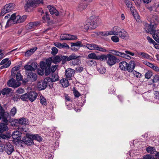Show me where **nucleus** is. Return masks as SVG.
I'll list each match as a JSON object with an SVG mask.
<instances>
[{
  "mask_svg": "<svg viewBox=\"0 0 159 159\" xmlns=\"http://www.w3.org/2000/svg\"><path fill=\"white\" fill-rule=\"evenodd\" d=\"M99 20V18L97 16H91L88 20L86 24L84 25V28L86 30L95 29L96 27L97 23Z\"/></svg>",
  "mask_w": 159,
  "mask_h": 159,
  "instance_id": "obj_1",
  "label": "nucleus"
},
{
  "mask_svg": "<svg viewBox=\"0 0 159 159\" xmlns=\"http://www.w3.org/2000/svg\"><path fill=\"white\" fill-rule=\"evenodd\" d=\"M119 66L120 69L124 71L127 70L129 72H132L135 67V64L134 61H131L129 64L124 61L119 63Z\"/></svg>",
  "mask_w": 159,
  "mask_h": 159,
  "instance_id": "obj_2",
  "label": "nucleus"
},
{
  "mask_svg": "<svg viewBox=\"0 0 159 159\" xmlns=\"http://www.w3.org/2000/svg\"><path fill=\"white\" fill-rule=\"evenodd\" d=\"M51 64V59L49 58L46 61V63L42 61L40 62V66L42 70H44L45 74L47 75L50 73V67Z\"/></svg>",
  "mask_w": 159,
  "mask_h": 159,
  "instance_id": "obj_3",
  "label": "nucleus"
},
{
  "mask_svg": "<svg viewBox=\"0 0 159 159\" xmlns=\"http://www.w3.org/2000/svg\"><path fill=\"white\" fill-rule=\"evenodd\" d=\"M112 54L114 55L122 57L128 59H130L131 58V57L128 55L129 54L132 56H134V53L128 50L125 51V53L120 52L115 50H112Z\"/></svg>",
  "mask_w": 159,
  "mask_h": 159,
  "instance_id": "obj_4",
  "label": "nucleus"
},
{
  "mask_svg": "<svg viewBox=\"0 0 159 159\" xmlns=\"http://www.w3.org/2000/svg\"><path fill=\"white\" fill-rule=\"evenodd\" d=\"M26 3L25 5V10L27 11H29V9L32 7H34L43 2V0H26Z\"/></svg>",
  "mask_w": 159,
  "mask_h": 159,
  "instance_id": "obj_5",
  "label": "nucleus"
},
{
  "mask_svg": "<svg viewBox=\"0 0 159 159\" xmlns=\"http://www.w3.org/2000/svg\"><path fill=\"white\" fill-rule=\"evenodd\" d=\"M18 130L14 131L12 134V137L14 139H16L19 138L21 136L22 133L26 132L27 129L25 127H23L21 125L19 126L18 128Z\"/></svg>",
  "mask_w": 159,
  "mask_h": 159,
  "instance_id": "obj_6",
  "label": "nucleus"
},
{
  "mask_svg": "<svg viewBox=\"0 0 159 159\" xmlns=\"http://www.w3.org/2000/svg\"><path fill=\"white\" fill-rule=\"evenodd\" d=\"M27 78L23 80V83H26L29 81H34L36 80L37 79L36 74L31 72H26Z\"/></svg>",
  "mask_w": 159,
  "mask_h": 159,
  "instance_id": "obj_7",
  "label": "nucleus"
},
{
  "mask_svg": "<svg viewBox=\"0 0 159 159\" xmlns=\"http://www.w3.org/2000/svg\"><path fill=\"white\" fill-rule=\"evenodd\" d=\"M49 78L47 77L43 80H42L39 81L37 84V86L39 90L44 89L48 84H49Z\"/></svg>",
  "mask_w": 159,
  "mask_h": 159,
  "instance_id": "obj_8",
  "label": "nucleus"
},
{
  "mask_svg": "<svg viewBox=\"0 0 159 159\" xmlns=\"http://www.w3.org/2000/svg\"><path fill=\"white\" fill-rule=\"evenodd\" d=\"M15 4L13 3H9L5 5L2 10V13L3 15L12 11L14 8Z\"/></svg>",
  "mask_w": 159,
  "mask_h": 159,
  "instance_id": "obj_9",
  "label": "nucleus"
},
{
  "mask_svg": "<svg viewBox=\"0 0 159 159\" xmlns=\"http://www.w3.org/2000/svg\"><path fill=\"white\" fill-rule=\"evenodd\" d=\"M107 63L109 66H112L118 62V59L110 54L107 55Z\"/></svg>",
  "mask_w": 159,
  "mask_h": 159,
  "instance_id": "obj_10",
  "label": "nucleus"
},
{
  "mask_svg": "<svg viewBox=\"0 0 159 159\" xmlns=\"http://www.w3.org/2000/svg\"><path fill=\"white\" fill-rule=\"evenodd\" d=\"M157 26L156 25L151 24V23H146L145 24V29L147 32L150 33L152 34L154 32L157 28Z\"/></svg>",
  "mask_w": 159,
  "mask_h": 159,
  "instance_id": "obj_11",
  "label": "nucleus"
},
{
  "mask_svg": "<svg viewBox=\"0 0 159 159\" xmlns=\"http://www.w3.org/2000/svg\"><path fill=\"white\" fill-rule=\"evenodd\" d=\"M147 19L151 24L156 25V26L159 24L158 18L156 15H150L147 17Z\"/></svg>",
  "mask_w": 159,
  "mask_h": 159,
  "instance_id": "obj_12",
  "label": "nucleus"
},
{
  "mask_svg": "<svg viewBox=\"0 0 159 159\" xmlns=\"http://www.w3.org/2000/svg\"><path fill=\"white\" fill-rule=\"evenodd\" d=\"M83 46L82 43L81 41H78L75 43H71V49L73 51H75L78 50L80 47Z\"/></svg>",
  "mask_w": 159,
  "mask_h": 159,
  "instance_id": "obj_13",
  "label": "nucleus"
},
{
  "mask_svg": "<svg viewBox=\"0 0 159 159\" xmlns=\"http://www.w3.org/2000/svg\"><path fill=\"white\" fill-rule=\"evenodd\" d=\"M4 151L8 154L10 155L14 151L13 146L9 143H7L4 145Z\"/></svg>",
  "mask_w": 159,
  "mask_h": 159,
  "instance_id": "obj_14",
  "label": "nucleus"
},
{
  "mask_svg": "<svg viewBox=\"0 0 159 159\" xmlns=\"http://www.w3.org/2000/svg\"><path fill=\"white\" fill-rule=\"evenodd\" d=\"M7 85L9 87L15 88L19 86L20 85V83L19 82L16 81L14 79H11L8 81Z\"/></svg>",
  "mask_w": 159,
  "mask_h": 159,
  "instance_id": "obj_15",
  "label": "nucleus"
},
{
  "mask_svg": "<svg viewBox=\"0 0 159 159\" xmlns=\"http://www.w3.org/2000/svg\"><path fill=\"white\" fill-rule=\"evenodd\" d=\"M77 37L75 35H72L69 34H63L60 36L61 40H72L76 39Z\"/></svg>",
  "mask_w": 159,
  "mask_h": 159,
  "instance_id": "obj_16",
  "label": "nucleus"
},
{
  "mask_svg": "<svg viewBox=\"0 0 159 159\" xmlns=\"http://www.w3.org/2000/svg\"><path fill=\"white\" fill-rule=\"evenodd\" d=\"M31 136V134H27L26 136L23 138L22 141L28 145L31 144L33 140Z\"/></svg>",
  "mask_w": 159,
  "mask_h": 159,
  "instance_id": "obj_17",
  "label": "nucleus"
},
{
  "mask_svg": "<svg viewBox=\"0 0 159 159\" xmlns=\"http://www.w3.org/2000/svg\"><path fill=\"white\" fill-rule=\"evenodd\" d=\"M136 56L142 59H150L151 56L148 54L143 52H137Z\"/></svg>",
  "mask_w": 159,
  "mask_h": 159,
  "instance_id": "obj_18",
  "label": "nucleus"
},
{
  "mask_svg": "<svg viewBox=\"0 0 159 159\" xmlns=\"http://www.w3.org/2000/svg\"><path fill=\"white\" fill-rule=\"evenodd\" d=\"M119 37L123 39H127L129 38V35L127 32L124 29H121L120 33L119 35H118Z\"/></svg>",
  "mask_w": 159,
  "mask_h": 159,
  "instance_id": "obj_19",
  "label": "nucleus"
},
{
  "mask_svg": "<svg viewBox=\"0 0 159 159\" xmlns=\"http://www.w3.org/2000/svg\"><path fill=\"white\" fill-rule=\"evenodd\" d=\"M75 73L74 70L72 69H68L65 71V75L66 78L70 80Z\"/></svg>",
  "mask_w": 159,
  "mask_h": 159,
  "instance_id": "obj_20",
  "label": "nucleus"
},
{
  "mask_svg": "<svg viewBox=\"0 0 159 159\" xmlns=\"http://www.w3.org/2000/svg\"><path fill=\"white\" fill-rule=\"evenodd\" d=\"M121 29L120 27L117 26L114 27L111 30L112 35H119Z\"/></svg>",
  "mask_w": 159,
  "mask_h": 159,
  "instance_id": "obj_21",
  "label": "nucleus"
},
{
  "mask_svg": "<svg viewBox=\"0 0 159 159\" xmlns=\"http://www.w3.org/2000/svg\"><path fill=\"white\" fill-rule=\"evenodd\" d=\"M48 8L49 9L50 12L51 14L58 16L59 12L57 10L55 7L53 6L49 5L48 6Z\"/></svg>",
  "mask_w": 159,
  "mask_h": 159,
  "instance_id": "obj_22",
  "label": "nucleus"
},
{
  "mask_svg": "<svg viewBox=\"0 0 159 159\" xmlns=\"http://www.w3.org/2000/svg\"><path fill=\"white\" fill-rule=\"evenodd\" d=\"M37 94L34 92H31L28 93V99L31 102H33L34 101L37 96Z\"/></svg>",
  "mask_w": 159,
  "mask_h": 159,
  "instance_id": "obj_23",
  "label": "nucleus"
},
{
  "mask_svg": "<svg viewBox=\"0 0 159 159\" xmlns=\"http://www.w3.org/2000/svg\"><path fill=\"white\" fill-rule=\"evenodd\" d=\"M49 78V82L51 81L52 82H54L57 81L59 79V76L58 74L56 73H52V74L51 78Z\"/></svg>",
  "mask_w": 159,
  "mask_h": 159,
  "instance_id": "obj_24",
  "label": "nucleus"
},
{
  "mask_svg": "<svg viewBox=\"0 0 159 159\" xmlns=\"http://www.w3.org/2000/svg\"><path fill=\"white\" fill-rule=\"evenodd\" d=\"M27 16L25 15L23 16H20L19 15L17 16L16 18V23H20L23 22L25 20Z\"/></svg>",
  "mask_w": 159,
  "mask_h": 159,
  "instance_id": "obj_25",
  "label": "nucleus"
},
{
  "mask_svg": "<svg viewBox=\"0 0 159 159\" xmlns=\"http://www.w3.org/2000/svg\"><path fill=\"white\" fill-rule=\"evenodd\" d=\"M37 25L35 22H30L28 23L25 26L26 29L29 30H32L34 27Z\"/></svg>",
  "mask_w": 159,
  "mask_h": 159,
  "instance_id": "obj_26",
  "label": "nucleus"
},
{
  "mask_svg": "<svg viewBox=\"0 0 159 159\" xmlns=\"http://www.w3.org/2000/svg\"><path fill=\"white\" fill-rule=\"evenodd\" d=\"M87 7V4L86 3H80L78 6L77 8L78 11H81L85 9Z\"/></svg>",
  "mask_w": 159,
  "mask_h": 159,
  "instance_id": "obj_27",
  "label": "nucleus"
},
{
  "mask_svg": "<svg viewBox=\"0 0 159 159\" xmlns=\"http://www.w3.org/2000/svg\"><path fill=\"white\" fill-rule=\"evenodd\" d=\"M19 124H21L22 126V125H27L28 124V119L26 118H22L19 119L18 120ZM24 127V126H23Z\"/></svg>",
  "mask_w": 159,
  "mask_h": 159,
  "instance_id": "obj_28",
  "label": "nucleus"
},
{
  "mask_svg": "<svg viewBox=\"0 0 159 159\" xmlns=\"http://www.w3.org/2000/svg\"><path fill=\"white\" fill-rule=\"evenodd\" d=\"M97 45L92 43L89 44L87 43L86 45V47L89 49L90 50H96Z\"/></svg>",
  "mask_w": 159,
  "mask_h": 159,
  "instance_id": "obj_29",
  "label": "nucleus"
},
{
  "mask_svg": "<svg viewBox=\"0 0 159 159\" xmlns=\"http://www.w3.org/2000/svg\"><path fill=\"white\" fill-rule=\"evenodd\" d=\"M62 86L64 87H66L69 85V82L66 79H63L60 80Z\"/></svg>",
  "mask_w": 159,
  "mask_h": 159,
  "instance_id": "obj_30",
  "label": "nucleus"
},
{
  "mask_svg": "<svg viewBox=\"0 0 159 159\" xmlns=\"http://www.w3.org/2000/svg\"><path fill=\"white\" fill-rule=\"evenodd\" d=\"M147 8L150 12L155 11L156 10V4H154L152 5H149L147 7Z\"/></svg>",
  "mask_w": 159,
  "mask_h": 159,
  "instance_id": "obj_31",
  "label": "nucleus"
},
{
  "mask_svg": "<svg viewBox=\"0 0 159 159\" xmlns=\"http://www.w3.org/2000/svg\"><path fill=\"white\" fill-rule=\"evenodd\" d=\"M60 58H61L59 56H57L52 58H51V62H53L55 64L61 61Z\"/></svg>",
  "mask_w": 159,
  "mask_h": 159,
  "instance_id": "obj_32",
  "label": "nucleus"
},
{
  "mask_svg": "<svg viewBox=\"0 0 159 159\" xmlns=\"http://www.w3.org/2000/svg\"><path fill=\"white\" fill-rule=\"evenodd\" d=\"M154 32L152 34L153 39L156 41L157 39H159V30H155Z\"/></svg>",
  "mask_w": 159,
  "mask_h": 159,
  "instance_id": "obj_33",
  "label": "nucleus"
},
{
  "mask_svg": "<svg viewBox=\"0 0 159 159\" xmlns=\"http://www.w3.org/2000/svg\"><path fill=\"white\" fill-rule=\"evenodd\" d=\"M31 137H32L33 140H37L39 141H42V139L41 137L38 134H31Z\"/></svg>",
  "mask_w": 159,
  "mask_h": 159,
  "instance_id": "obj_34",
  "label": "nucleus"
},
{
  "mask_svg": "<svg viewBox=\"0 0 159 159\" xmlns=\"http://www.w3.org/2000/svg\"><path fill=\"white\" fill-rule=\"evenodd\" d=\"M128 8L130 9L131 11L134 10V7H132V5L131 2H130L129 0H124Z\"/></svg>",
  "mask_w": 159,
  "mask_h": 159,
  "instance_id": "obj_35",
  "label": "nucleus"
},
{
  "mask_svg": "<svg viewBox=\"0 0 159 159\" xmlns=\"http://www.w3.org/2000/svg\"><path fill=\"white\" fill-rule=\"evenodd\" d=\"M11 89L6 88L3 89L1 91L2 94L3 95L9 94L11 91Z\"/></svg>",
  "mask_w": 159,
  "mask_h": 159,
  "instance_id": "obj_36",
  "label": "nucleus"
},
{
  "mask_svg": "<svg viewBox=\"0 0 159 159\" xmlns=\"http://www.w3.org/2000/svg\"><path fill=\"white\" fill-rule=\"evenodd\" d=\"M89 58L95 60H97L98 56H97L96 54L94 52L91 53L88 55Z\"/></svg>",
  "mask_w": 159,
  "mask_h": 159,
  "instance_id": "obj_37",
  "label": "nucleus"
},
{
  "mask_svg": "<svg viewBox=\"0 0 159 159\" xmlns=\"http://www.w3.org/2000/svg\"><path fill=\"white\" fill-rule=\"evenodd\" d=\"M16 23V20H13L11 19H9L7 21L6 25L5 26V28H7L9 27L11 24Z\"/></svg>",
  "mask_w": 159,
  "mask_h": 159,
  "instance_id": "obj_38",
  "label": "nucleus"
},
{
  "mask_svg": "<svg viewBox=\"0 0 159 159\" xmlns=\"http://www.w3.org/2000/svg\"><path fill=\"white\" fill-rule=\"evenodd\" d=\"M24 68L26 70L25 72H27V71L29 70L32 71L34 70V69L31 65H27L25 66Z\"/></svg>",
  "mask_w": 159,
  "mask_h": 159,
  "instance_id": "obj_39",
  "label": "nucleus"
},
{
  "mask_svg": "<svg viewBox=\"0 0 159 159\" xmlns=\"http://www.w3.org/2000/svg\"><path fill=\"white\" fill-rule=\"evenodd\" d=\"M79 56H75V54H72L69 57H68L67 61H70L71 60H73L74 59L78 58Z\"/></svg>",
  "mask_w": 159,
  "mask_h": 159,
  "instance_id": "obj_40",
  "label": "nucleus"
},
{
  "mask_svg": "<svg viewBox=\"0 0 159 159\" xmlns=\"http://www.w3.org/2000/svg\"><path fill=\"white\" fill-rule=\"evenodd\" d=\"M146 151L149 153L151 154H154L155 152V150L154 148L153 147H149L146 148Z\"/></svg>",
  "mask_w": 159,
  "mask_h": 159,
  "instance_id": "obj_41",
  "label": "nucleus"
},
{
  "mask_svg": "<svg viewBox=\"0 0 159 159\" xmlns=\"http://www.w3.org/2000/svg\"><path fill=\"white\" fill-rule=\"evenodd\" d=\"M40 103L42 105H46L47 104L46 99L43 96H41L40 97Z\"/></svg>",
  "mask_w": 159,
  "mask_h": 159,
  "instance_id": "obj_42",
  "label": "nucleus"
},
{
  "mask_svg": "<svg viewBox=\"0 0 159 159\" xmlns=\"http://www.w3.org/2000/svg\"><path fill=\"white\" fill-rule=\"evenodd\" d=\"M20 98L22 100L24 101H27L28 99V93H25L22 95L20 97Z\"/></svg>",
  "mask_w": 159,
  "mask_h": 159,
  "instance_id": "obj_43",
  "label": "nucleus"
},
{
  "mask_svg": "<svg viewBox=\"0 0 159 159\" xmlns=\"http://www.w3.org/2000/svg\"><path fill=\"white\" fill-rule=\"evenodd\" d=\"M107 55H103L101 56H98L97 60H100L101 61H104L106 60H107Z\"/></svg>",
  "mask_w": 159,
  "mask_h": 159,
  "instance_id": "obj_44",
  "label": "nucleus"
},
{
  "mask_svg": "<svg viewBox=\"0 0 159 159\" xmlns=\"http://www.w3.org/2000/svg\"><path fill=\"white\" fill-rule=\"evenodd\" d=\"M80 63V60L77 58L73 60L70 63L73 65L75 66L79 64Z\"/></svg>",
  "mask_w": 159,
  "mask_h": 159,
  "instance_id": "obj_45",
  "label": "nucleus"
},
{
  "mask_svg": "<svg viewBox=\"0 0 159 159\" xmlns=\"http://www.w3.org/2000/svg\"><path fill=\"white\" fill-rule=\"evenodd\" d=\"M23 79V76L21 75L20 72H18L16 75V80L18 82L19 81Z\"/></svg>",
  "mask_w": 159,
  "mask_h": 159,
  "instance_id": "obj_46",
  "label": "nucleus"
},
{
  "mask_svg": "<svg viewBox=\"0 0 159 159\" xmlns=\"http://www.w3.org/2000/svg\"><path fill=\"white\" fill-rule=\"evenodd\" d=\"M115 35L112 36L111 39L113 42L115 43H117L119 41V39L118 37Z\"/></svg>",
  "mask_w": 159,
  "mask_h": 159,
  "instance_id": "obj_47",
  "label": "nucleus"
},
{
  "mask_svg": "<svg viewBox=\"0 0 159 159\" xmlns=\"http://www.w3.org/2000/svg\"><path fill=\"white\" fill-rule=\"evenodd\" d=\"M87 63L88 65L90 66H92L96 64L95 61L92 60H88L87 61Z\"/></svg>",
  "mask_w": 159,
  "mask_h": 159,
  "instance_id": "obj_48",
  "label": "nucleus"
},
{
  "mask_svg": "<svg viewBox=\"0 0 159 159\" xmlns=\"http://www.w3.org/2000/svg\"><path fill=\"white\" fill-rule=\"evenodd\" d=\"M152 75V73L151 71H148L145 75V77L148 79H149Z\"/></svg>",
  "mask_w": 159,
  "mask_h": 159,
  "instance_id": "obj_49",
  "label": "nucleus"
},
{
  "mask_svg": "<svg viewBox=\"0 0 159 159\" xmlns=\"http://www.w3.org/2000/svg\"><path fill=\"white\" fill-rule=\"evenodd\" d=\"M11 64V62L10 61H8V62L4 64L3 66L1 67V68L2 69L4 68H7Z\"/></svg>",
  "mask_w": 159,
  "mask_h": 159,
  "instance_id": "obj_50",
  "label": "nucleus"
},
{
  "mask_svg": "<svg viewBox=\"0 0 159 159\" xmlns=\"http://www.w3.org/2000/svg\"><path fill=\"white\" fill-rule=\"evenodd\" d=\"M111 30L107 31L102 32H101V35L102 36H107L109 35H112Z\"/></svg>",
  "mask_w": 159,
  "mask_h": 159,
  "instance_id": "obj_51",
  "label": "nucleus"
},
{
  "mask_svg": "<svg viewBox=\"0 0 159 159\" xmlns=\"http://www.w3.org/2000/svg\"><path fill=\"white\" fill-rule=\"evenodd\" d=\"M153 83H156L159 81V76L158 75H155L153 76L152 80Z\"/></svg>",
  "mask_w": 159,
  "mask_h": 159,
  "instance_id": "obj_52",
  "label": "nucleus"
},
{
  "mask_svg": "<svg viewBox=\"0 0 159 159\" xmlns=\"http://www.w3.org/2000/svg\"><path fill=\"white\" fill-rule=\"evenodd\" d=\"M16 109L15 107H13L12 109H11L10 112V114L11 116H14L16 112Z\"/></svg>",
  "mask_w": 159,
  "mask_h": 159,
  "instance_id": "obj_53",
  "label": "nucleus"
},
{
  "mask_svg": "<svg viewBox=\"0 0 159 159\" xmlns=\"http://www.w3.org/2000/svg\"><path fill=\"white\" fill-rule=\"evenodd\" d=\"M52 51L51 52V53L53 55H55L57 54L58 51L57 49L55 47L52 48Z\"/></svg>",
  "mask_w": 159,
  "mask_h": 159,
  "instance_id": "obj_54",
  "label": "nucleus"
},
{
  "mask_svg": "<svg viewBox=\"0 0 159 159\" xmlns=\"http://www.w3.org/2000/svg\"><path fill=\"white\" fill-rule=\"evenodd\" d=\"M106 69L104 67H101L98 70V72L101 74H104L106 71Z\"/></svg>",
  "mask_w": 159,
  "mask_h": 159,
  "instance_id": "obj_55",
  "label": "nucleus"
},
{
  "mask_svg": "<svg viewBox=\"0 0 159 159\" xmlns=\"http://www.w3.org/2000/svg\"><path fill=\"white\" fill-rule=\"evenodd\" d=\"M96 50H97L99 51L103 52H106L107 51L104 48H102L101 47L97 45V46L96 47Z\"/></svg>",
  "mask_w": 159,
  "mask_h": 159,
  "instance_id": "obj_56",
  "label": "nucleus"
},
{
  "mask_svg": "<svg viewBox=\"0 0 159 159\" xmlns=\"http://www.w3.org/2000/svg\"><path fill=\"white\" fill-rule=\"evenodd\" d=\"M54 45L55 46L59 48H63V47H62L63 43H61L59 42H56L54 43Z\"/></svg>",
  "mask_w": 159,
  "mask_h": 159,
  "instance_id": "obj_57",
  "label": "nucleus"
},
{
  "mask_svg": "<svg viewBox=\"0 0 159 159\" xmlns=\"http://www.w3.org/2000/svg\"><path fill=\"white\" fill-rule=\"evenodd\" d=\"M147 39L150 43L155 44V42L150 37L147 36Z\"/></svg>",
  "mask_w": 159,
  "mask_h": 159,
  "instance_id": "obj_58",
  "label": "nucleus"
},
{
  "mask_svg": "<svg viewBox=\"0 0 159 159\" xmlns=\"http://www.w3.org/2000/svg\"><path fill=\"white\" fill-rule=\"evenodd\" d=\"M132 72H133V74L137 78H139L141 76V74H140L139 73L135 71H133Z\"/></svg>",
  "mask_w": 159,
  "mask_h": 159,
  "instance_id": "obj_59",
  "label": "nucleus"
},
{
  "mask_svg": "<svg viewBox=\"0 0 159 159\" xmlns=\"http://www.w3.org/2000/svg\"><path fill=\"white\" fill-rule=\"evenodd\" d=\"M73 92L74 93L75 96L76 97H78L80 95V94L78 92V91L75 89L73 90Z\"/></svg>",
  "mask_w": 159,
  "mask_h": 159,
  "instance_id": "obj_60",
  "label": "nucleus"
},
{
  "mask_svg": "<svg viewBox=\"0 0 159 159\" xmlns=\"http://www.w3.org/2000/svg\"><path fill=\"white\" fill-rule=\"evenodd\" d=\"M143 63L151 68H152V67L154 65L153 64L146 61H144L143 62Z\"/></svg>",
  "mask_w": 159,
  "mask_h": 159,
  "instance_id": "obj_61",
  "label": "nucleus"
},
{
  "mask_svg": "<svg viewBox=\"0 0 159 159\" xmlns=\"http://www.w3.org/2000/svg\"><path fill=\"white\" fill-rule=\"evenodd\" d=\"M83 70L84 68L82 66H78L76 68V70L79 72H81Z\"/></svg>",
  "mask_w": 159,
  "mask_h": 159,
  "instance_id": "obj_62",
  "label": "nucleus"
},
{
  "mask_svg": "<svg viewBox=\"0 0 159 159\" xmlns=\"http://www.w3.org/2000/svg\"><path fill=\"white\" fill-rule=\"evenodd\" d=\"M58 65H55L54 66H52L51 69H50V71H52V73H54V72L56 70V69L57 68Z\"/></svg>",
  "mask_w": 159,
  "mask_h": 159,
  "instance_id": "obj_63",
  "label": "nucleus"
},
{
  "mask_svg": "<svg viewBox=\"0 0 159 159\" xmlns=\"http://www.w3.org/2000/svg\"><path fill=\"white\" fill-rule=\"evenodd\" d=\"M152 156L150 154H147L143 157V159H152Z\"/></svg>",
  "mask_w": 159,
  "mask_h": 159,
  "instance_id": "obj_64",
  "label": "nucleus"
}]
</instances>
